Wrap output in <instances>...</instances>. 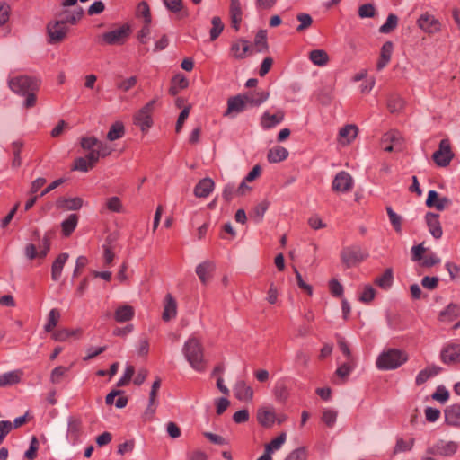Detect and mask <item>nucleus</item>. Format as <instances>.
<instances>
[{
    "label": "nucleus",
    "mask_w": 460,
    "mask_h": 460,
    "mask_svg": "<svg viewBox=\"0 0 460 460\" xmlns=\"http://www.w3.org/2000/svg\"><path fill=\"white\" fill-rule=\"evenodd\" d=\"M182 354L190 366L197 372H204L207 361L204 355V348L199 339L190 336L182 347Z\"/></svg>",
    "instance_id": "nucleus-1"
},
{
    "label": "nucleus",
    "mask_w": 460,
    "mask_h": 460,
    "mask_svg": "<svg viewBox=\"0 0 460 460\" xmlns=\"http://www.w3.org/2000/svg\"><path fill=\"white\" fill-rule=\"evenodd\" d=\"M408 358V354L404 350L388 349L378 356L376 365L380 370H393L402 366Z\"/></svg>",
    "instance_id": "nucleus-2"
},
{
    "label": "nucleus",
    "mask_w": 460,
    "mask_h": 460,
    "mask_svg": "<svg viewBox=\"0 0 460 460\" xmlns=\"http://www.w3.org/2000/svg\"><path fill=\"white\" fill-rule=\"evenodd\" d=\"M367 257L368 253L362 250V248L358 244L343 247L341 252V262L347 268H352L358 265Z\"/></svg>",
    "instance_id": "nucleus-3"
},
{
    "label": "nucleus",
    "mask_w": 460,
    "mask_h": 460,
    "mask_svg": "<svg viewBox=\"0 0 460 460\" xmlns=\"http://www.w3.org/2000/svg\"><path fill=\"white\" fill-rule=\"evenodd\" d=\"M9 87L18 94L26 95L31 92H36L39 87V82L27 75H19L9 80Z\"/></svg>",
    "instance_id": "nucleus-4"
},
{
    "label": "nucleus",
    "mask_w": 460,
    "mask_h": 460,
    "mask_svg": "<svg viewBox=\"0 0 460 460\" xmlns=\"http://www.w3.org/2000/svg\"><path fill=\"white\" fill-rule=\"evenodd\" d=\"M156 100L148 102L134 115V124L140 128L142 132H146L153 125L152 113Z\"/></svg>",
    "instance_id": "nucleus-5"
},
{
    "label": "nucleus",
    "mask_w": 460,
    "mask_h": 460,
    "mask_svg": "<svg viewBox=\"0 0 460 460\" xmlns=\"http://www.w3.org/2000/svg\"><path fill=\"white\" fill-rule=\"evenodd\" d=\"M459 448V444L455 441L438 440L426 449L428 455L452 456Z\"/></svg>",
    "instance_id": "nucleus-6"
},
{
    "label": "nucleus",
    "mask_w": 460,
    "mask_h": 460,
    "mask_svg": "<svg viewBox=\"0 0 460 460\" xmlns=\"http://www.w3.org/2000/svg\"><path fill=\"white\" fill-rule=\"evenodd\" d=\"M83 420L78 416H69L67 418V429H66V440L72 445L75 446L80 443V438L83 435Z\"/></svg>",
    "instance_id": "nucleus-7"
},
{
    "label": "nucleus",
    "mask_w": 460,
    "mask_h": 460,
    "mask_svg": "<svg viewBox=\"0 0 460 460\" xmlns=\"http://www.w3.org/2000/svg\"><path fill=\"white\" fill-rule=\"evenodd\" d=\"M130 27L124 24L119 28L104 32L102 35V42L108 45H119L122 44L129 36Z\"/></svg>",
    "instance_id": "nucleus-8"
},
{
    "label": "nucleus",
    "mask_w": 460,
    "mask_h": 460,
    "mask_svg": "<svg viewBox=\"0 0 460 460\" xmlns=\"http://www.w3.org/2000/svg\"><path fill=\"white\" fill-rule=\"evenodd\" d=\"M418 27L428 34H434L441 30V24L438 19L429 13H422L417 20Z\"/></svg>",
    "instance_id": "nucleus-9"
},
{
    "label": "nucleus",
    "mask_w": 460,
    "mask_h": 460,
    "mask_svg": "<svg viewBox=\"0 0 460 460\" xmlns=\"http://www.w3.org/2000/svg\"><path fill=\"white\" fill-rule=\"evenodd\" d=\"M353 185L354 181L351 175L345 171H341L335 175L332 187L334 191L344 193L351 190Z\"/></svg>",
    "instance_id": "nucleus-10"
},
{
    "label": "nucleus",
    "mask_w": 460,
    "mask_h": 460,
    "mask_svg": "<svg viewBox=\"0 0 460 460\" xmlns=\"http://www.w3.org/2000/svg\"><path fill=\"white\" fill-rule=\"evenodd\" d=\"M381 146L386 152L400 151L402 149V136L396 130H391L382 137Z\"/></svg>",
    "instance_id": "nucleus-11"
},
{
    "label": "nucleus",
    "mask_w": 460,
    "mask_h": 460,
    "mask_svg": "<svg viewBox=\"0 0 460 460\" xmlns=\"http://www.w3.org/2000/svg\"><path fill=\"white\" fill-rule=\"evenodd\" d=\"M433 160L439 166H447L452 160L453 154L450 149V144L447 139H442L439 143V148L433 154Z\"/></svg>",
    "instance_id": "nucleus-12"
},
{
    "label": "nucleus",
    "mask_w": 460,
    "mask_h": 460,
    "mask_svg": "<svg viewBox=\"0 0 460 460\" xmlns=\"http://www.w3.org/2000/svg\"><path fill=\"white\" fill-rule=\"evenodd\" d=\"M440 358L443 363L447 365L460 363V344L446 345L441 350Z\"/></svg>",
    "instance_id": "nucleus-13"
},
{
    "label": "nucleus",
    "mask_w": 460,
    "mask_h": 460,
    "mask_svg": "<svg viewBox=\"0 0 460 460\" xmlns=\"http://www.w3.org/2000/svg\"><path fill=\"white\" fill-rule=\"evenodd\" d=\"M277 418L272 406H262L257 411V420L264 428H270Z\"/></svg>",
    "instance_id": "nucleus-14"
},
{
    "label": "nucleus",
    "mask_w": 460,
    "mask_h": 460,
    "mask_svg": "<svg viewBox=\"0 0 460 460\" xmlns=\"http://www.w3.org/2000/svg\"><path fill=\"white\" fill-rule=\"evenodd\" d=\"M47 29L51 42L62 40L68 30L66 25L61 20L49 22Z\"/></svg>",
    "instance_id": "nucleus-15"
},
{
    "label": "nucleus",
    "mask_w": 460,
    "mask_h": 460,
    "mask_svg": "<svg viewBox=\"0 0 460 460\" xmlns=\"http://www.w3.org/2000/svg\"><path fill=\"white\" fill-rule=\"evenodd\" d=\"M451 204V200L447 197H440L436 190H429L426 199V206L429 208H436L439 211H443Z\"/></svg>",
    "instance_id": "nucleus-16"
},
{
    "label": "nucleus",
    "mask_w": 460,
    "mask_h": 460,
    "mask_svg": "<svg viewBox=\"0 0 460 460\" xmlns=\"http://www.w3.org/2000/svg\"><path fill=\"white\" fill-rule=\"evenodd\" d=\"M234 394L237 400L251 402L253 398V389L243 380H238L234 386Z\"/></svg>",
    "instance_id": "nucleus-17"
},
{
    "label": "nucleus",
    "mask_w": 460,
    "mask_h": 460,
    "mask_svg": "<svg viewBox=\"0 0 460 460\" xmlns=\"http://www.w3.org/2000/svg\"><path fill=\"white\" fill-rule=\"evenodd\" d=\"M426 223L429 228L430 234L435 239L441 238L443 234L442 227L439 222L438 214H435L432 212H428L425 216Z\"/></svg>",
    "instance_id": "nucleus-18"
},
{
    "label": "nucleus",
    "mask_w": 460,
    "mask_h": 460,
    "mask_svg": "<svg viewBox=\"0 0 460 460\" xmlns=\"http://www.w3.org/2000/svg\"><path fill=\"white\" fill-rule=\"evenodd\" d=\"M284 120V111H278L275 114L265 111L261 117V126L264 129L274 128Z\"/></svg>",
    "instance_id": "nucleus-19"
},
{
    "label": "nucleus",
    "mask_w": 460,
    "mask_h": 460,
    "mask_svg": "<svg viewBox=\"0 0 460 460\" xmlns=\"http://www.w3.org/2000/svg\"><path fill=\"white\" fill-rule=\"evenodd\" d=\"M246 104L247 102L243 94L229 98L227 101V110L225 111L224 115L231 116L232 113H240L245 110Z\"/></svg>",
    "instance_id": "nucleus-20"
},
{
    "label": "nucleus",
    "mask_w": 460,
    "mask_h": 460,
    "mask_svg": "<svg viewBox=\"0 0 460 460\" xmlns=\"http://www.w3.org/2000/svg\"><path fill=\"white\" fill-rule=\"evenodd\" d=\"M23 372L21 369L5 372L0 375V387H7L21 382Z\"/></svg>",
    "instance_id": "nucleus-21"
},
{
    "label": "nucleus",
    "mask_w": 460,
    "mask_h": 460,
    "mask_svg": "<svg viewBox=\"0 0 460 460\" xmlns=\"http://www.w3.org/2000/svg\"><path fill=\"white\" fill-rule=\"evenodd\" d=\"M358 135V128L353 124H349L341 128L339 131V142L342 146L350 144Z\"/></svg>",
    "instance_id": "nucleus-22"
},
{
    "label": "nucleus",
    "mask_w": 460,
    "mask_h": 460,
    "mask_svg": "<svg viewBox=\"0 0 460 460\" xmlns=\"http://www.w3.org/2000/svg\"><path fill=\"white\" fill-rule=\"evenodd\" d=\"M177 314V304L175 299L171 294H167L164 304V312L162 318L164 321L168 322L176 317Z\"/></svg>",
    "instance_id": "nucleus-23"
},
{
    "label": "nucleus",
    "mask_w": 460,
    "mask_h": 460,
    "mask_svg": "<svg viewBox=\"0 0 460 460\" xmlns=\"http://www.w3.org/2000/svg\"><path fill=\"white\" fill-rule=\"evenodd\" d=\"M441 371V367L436 365H429L420 370L415 378L416 385H421L429 379L436 376Z\"/></svg>",
    "instance_id": "nucleus-24"
},
{
    "label": "nucleus",
    "mask_w": 460,
    "mask_h": 460,
    "mask_svg": "<svg viewBox=\"0 0 460 460\" xmlns=\"http://www.w3.org/2000/svg\"><path fill=\"white\" fill-rule=\"evenodd\" d=\"M215 270V265L210 261H205L196 267V274L202 284H207L210 279V274Z\"/></svg>",
    "instance_id": "nucleus-25"
},
{
    "label": "nucleus",
    "mask_w": 460,
    "mask_h": 460,
    "mask_svg": "<svg viewBox=\"0 0 460 460\" xmlns=\"http://www.w3.org/2000/svg\"><path fill=\"white\" fill-rule=\"evenodd\" d=\"M112 151L113 148L108 143L99 140L95 151L88 153V158L93 162H98L100 158L108 156Z\"/></svg>",
    "instance_id": "nucleus-26"
},
{
    "label": "nucleus",
    "mask_w": 460,
    "mask_h": 460,
    "mask_svg": "<svg viewBox=\"0 0 460 460\" xmlns=\"http://www.w3.org/2000/svg\"><path fill=\"white\" fill-rule=\"evenodd\" d=\"M214 181L209 178H204L194 188V195L198 198H207L214 190Z\"/></svg>",
    "instance_id": "nucleus-27"
},
{
    "label": "nucleus",
    "mask_w": 460,
    "mask_h": 460,
    "mask_svg": "<svg viewBox=\"0 0 460 460\" xmlns=\"http://www.w3.org/2000/svg\"><path fill=\"white\" fill-rule=\"evenodd\" d=\"M444 413L448 425L460 427V404L448 406Z\"/></svg>",
    "instance_id": "nucleus-28"
},
{
    "label": "nucleus",
    "mask_w": 460,
    "mask_h": 460,
    "mask_svg": "<svg viewBox=\"0 0 460 460\" xmlns=\"http://www.w3.org/2000/svg\"><path fill=\"white\" fill-rule=\"evenodd\" d=\"M68 253L63 252L60 253L54 261L51 267V278L54 281H57L60 279L64 265L68 260Z\"/></svg>",
    "instance_id": "nucleus-29"
},
{
    "label": "nucleus",
    "mask_w": 460,
    "mask_h": 460,
    "mask_svg": "<svg viewBox=\"0 0 460 460\" xmlns=\"http://www.w3.org/2000/svg\"><path fill=\"white\" fill-rule=\"evenodd\" d=\"M242 5L240 0H231L230 2V17L233 27L235 31L239 30V24L242 21Z\"/></svg>",
    "instance_id": "nucleus-30"
},
{
    "label": "nucleus",
    "mask_w": 460,
    "mask_h": 460,
    "mask_svg": "<svg viewBox=\"0 0 460 460\" xmlns=\"http://www.w3.org/2000/svg\"><path fill=\"white\" fill-rule=\"evenodd\" d=\"M243 95H244L247 104H251L253 106H259L268 100L270 93L267 91L260 90V91L249 92Z\"/></svg>",
    "instance_id": "nucleus-31"
},
{
    "label": "nucleus",
    "mask_w": 460,
    "mask_h": 460,
    "mask_svg": "<svg viewBox=\"0 0 460 460\" xmlns=\"http://www.w3.org/2000/svg\"><path fill=\"white\" fill-rule=\"evenodd\" d=\"M57 206L59 208L67 210H78L83 206V199L81 198H59L57 200Z\"/></svg>",
    "instance_id": "nucleus-32"
},
{
    "label": "nucleus",
    "mask_w": 460,
    "mask_h": 460,
    "mask_svg": "<svg viewBox=\"0 0 460 460\" xmlns=\"http://www.w3.org/2000/svg\"><path fill=\"white\" fill-rule=\"evenodd\" d=\"M249 49L250 46L248 41L240 40L232 44L230 51L234 58L237 59H243L246 57Z\"/></svg>",
    "instance_id": "nucleus-33"
},
{
    "label": "nucleus",
    "mask_w": 460,
    "mask_h": 460,
    "mask_svg": "<svg viewBox=\"0 0 460 460\" xmlns=\"http://www.w3.org/2000/svg\"><path fill=\"white\" fill-rule=\"evenodd\" d=\"M288 154L289 153L287 148L277 146L269 150L267 158L270 163H279L286 160Z\"/></svg>",
    "instance_id": "nucleus-34"
},
{
    "label": "nucleus",
    "mask_w": 460,
    "mask_h": 460,
    "mask_svg": "<svg viewBox=\"0 0 460 460\" xmlns=\"http://www.w3.org/2000/svg\"><path fill=\"white\" fill-rule=\"evenodd\" d=\"M309 60L317 66H324L328 64L330 58L323 49H314L308 55Z\"/></svg>",
    "instance_id": "nucleus-35"
},
{
    "label": "nucleus",
    "mask_w": 460,
    "mask_h": 460,
    "mask_svg": "<svg viewBox=\"0 0 460 460\" xmlns=\"http://www.w3.org/2000/svg\"><path fill=\"white\" fill-rule=\"evenodd\" d=\"M134 314L135 311L132 306L122 305L116 309L114 318L118 323H124L130 321Z\"/></svg>",
    "instance_id": "nucleus-36"
},
{
    "label": "nucleus",
    "mask_w": 460,
    "mask_h": 460,
    "mask_svg": "<svg viewBox=\"0 0 460 460\" xmlns=\"http://www.w3.org/2000/svg\"><path fill=\"white\" fill-rule=\"evenodd\" d=\"M78 224V216L71 214L61 223L62 233L65 236H69L75 229Z\"/></svg>",
    "instance_id": "nucleus-37"
},
{
    "label": "nucleus",
    "mask_w": 460,
    "mask_h": 460,
    "mask_svg": "<svg viewBox=\"0 0 460 460\" xmlns=\"http://www.w3.org/2000/svg\"><path fill=\"white\" fill-rule=\"evenodd\" d=\"M97 162H93L88 158V154L84 157H78L75 160L72 170L79 172H88Z\"/></svg>",
    "instance_id": "nucleus-38"
},
{
    "label": "nucleus",
    "mask_w": 460,
    "mask_h": 460,
    "mask_svg": "<svg viewBox=\"0 0 460 460\" xmlns=\"http://www.w3.org/2000/svg\"><path fill=\"white\" fill-rule=\"evenodd\" d=\"M188 86V80L182 75H176L172 80V84L169 92L172 95H176L182 89Z\"/></svg>",
    "instance_id": "nucleus-39"
},
{
    "label": "nucleus",
    "mask_w": 460,
    "mask_h": 460,
    "mask_svg": "<svg viewBox=\"0 0 460 460\" xmlns=\"http://www.w3.org/2000/svg\"><path fill=\"white\" fill-rule=\"evenodd\" d=\"M52 239V233L50 231L46 232L43 237L40 240L37 251L40 252V258H45L50 251Z\"/></svg>",
    "instance_id": "nucleus-40"
},
{
    "label": "nucleus",
    "mask_w": 460,
    "mask_h": 460,
    "mask_svg": "<svg viewBox=\"0 0 460 460\" xmlns=\"http://www.w3.org/2000/svg\"><path fill=\"white\" fill-rule=\"evenodd\" d=\"M125 134V128L120 121L113 123L107 134V138L110 141H115L121 138Z\"/></svg>",
    "instance_id": "nucleus-41"
},
{
    "label": "nucleus",
    "mask_w": 460,
    "mask_h": 460,
    "mask_svg": "<svg viewBox=\"0 0 460 460\" xmlns=\"http://www.w3.org/2000/svg\"><path fill=\"white\" fill-rule=\"evenodd\" d=\"M287 435L285 432L279 434L276 438L272 439L270 443L265 445V450L270 455L275 451L279 450L286 442Z\"/></svg>",
    "instance_id": "nucleus-42"
},
{
    "label": "nucleus",
    "mask_w": 460,
    "mask_h": 460,
    "mask_svg": "<svg viewBox=\"0 0 460 460\" xmlns=\"http://www.w3.org/2000/svg\"><path fill=\"white\" fill-rule=\"evenodd\" d=\"M458 313V306L455 304H449L446 309L440 313L439 318L441 321L451 322L457 317Z\"/></svg>",
    "instance_id": "nucleus-43"
},
{
    "label": "nucleus",
    "mask_w": 460,
    "mask_h": 460,
    "mask_svg": "<svg viewBox=\"0 0 460 460\" xmlns=\"http://www.w3.org/2000/svg\"><path fill=\"white\" fill-rule=\"evenodd\" d=\"M394 280V275L392 269H386L382 276L376 279L375 282L377 286L384 289L389 288Z\"/></svg>",
    "instance_id": "nucleus-44"
},
{
    "label": "nucleus",
    "mask_w": 460,
    "mask_h": 460,
    "mask_svg": "<svg viewBox=\"0 0 460 460\" xmlns=\"http://www.w3.org/2000/svg\"><path fill=\"white\" fill-rule=\"evenodd\" d=\"M59 319H60L59 311L56 308L51 309L49 313L47 323L44 326L45 332H52L53 329L58 323Z\"/></svg>",
    "instance_id": "nucleus-45"
},
{
    "label": "nucleus",
    "mask_w": 460,
    "mask_h": 460,
    "mask_svg": "<svg viewBox=\"0 0 460 460\" xmlns=\"http://www.w3.org/2000/svg\"><path fill=\"white\" fill-rule=\"evenodd\" d=\"M398 25V17L394 13H390L385 22L379 28V31L384 34L390 33L393 31Z\"/></svg>",
    "instance_id": "nucleus-46"
},
{
    "label": "nucleus",
    "mask_w": 460,
    "mask_h": 460,
    "mask_svg": "<svg viewBox=\"0 0 460 460\" xmlns=\"http://www.w3.org/2000/svg\"><path fill=\"white\" fill-rule=\"evenodd\" d=\"M137 16L139 18H143L144 23H151L152 17L150 8L146 2L142 1L137 4Z\"/></svg>",
    "instance_id": "nucleus-47"
},
{
    "label": "nucleus",
    "mask_w": 460,
    "mask_h": 460,
    "mask_svg": "<svg viewBox=\"0 0 460 460\" xmlns=\"http://www.w3.org/2000/svg\"><path fill=\"white\" fill-rule=\"evenodd\" d=\"M22 148V143L19 140L13 142L12 144V152L13 155V158L12 161V166L13 168H18L22 164V159L20 156L21 151Z\"/></svg>",
    "instance_id": "nucleus-48"
},
{
    "label": "nucleus",
    "mask_w": 460,
    "mask_h": 460,
    "mask_svg": "<svg viewBox=\"0 0 460 460\" xmlns=\"http://www.w3.org/2000/svg\"><path fill=\"white\" fill-rule=\"evenodd\" d=\"M69 371V367L59 366L55 367L50 374V382L52 384H59L63 377Z\"/></svg>",
    "instance_id": "nucleus-49"
},
{
    "label": "nucleus",
    "mask_w": 460,
    "mask_h": 460,
    "mask_svg": "<svg viewBox=\"0 0 460 460\" xmlns=\"http://www.w3.org/2000/svg\"><path fill=\"white\" fill-rule=\"evenodd\" d=\"M83 15V9L79 8L74 12H65L61 21L66 25V23L75 24L76 23Z\"/></svg>",
    "instance_id": "nucleus-50"
},
{
    "label": "nucleus",
    "mask_w": 460,
    "mask_h": 460,
    "mask_svg": "<svg viewBox=\"0 0 460 460\" xmlns=\"http://www.w3.org/2000/svg\"><path fill=\"white\" fill-rule=\"evenodd\" d=\"M386 212L393 227L397 233L402 232V217L396 214L391 207L386 208Z\"/></svg>",
    "instance_id": "nucleus-51"
},
{
    "label": "nucleus",
    "mask_w": 460,
    "mask_h": 460,
    "mask_svg": "<svg viewBox=\"0 0 460 460\" xmlns=\"http://www.w3.org/2000/svg\"><path fill=\"white\" fill-rule=\"evenodd\" d=\"M308 451L306 447H300L292 450L284 460H307Z\"/></svg>",
    "instance_id": "nucleus-52"
},
{
    "label": "nucleus",
    "mask_w": 460,
    "mask_h": 460,
    "mask_svg": "<svg viewBox=\"0 0 460 460\" xmlns=\"http://www.w3.org/2000/svg\"><path fill=\"white\" fill-rule=\"evenodd\" d=\"M212 28L210 29V39L215 40L222 32L224 24L218 16H215L211 20Z\"/></svg>",
    "instance_id": "nucleus-53"
},
{
    "label": "nucleus",
    "mask_w": 460,
    "mask_h": 460,
    "mask_svg": "<svg viewBox=\"0 0 460 460\" xmlns=\"http://www.w3.org/2000/svg\"><path fill=\"white\" fill-rule=\"evenodd\" d=\"M77 333H79V330L62 329L53 332L52 338L57 341H66L68 338Z\"/></svg>",
    "instance_id": "nucleus-54"
},
{
    "label": "nucleus",
    "mask_w": 460,
    "mask_h": 460,
    "mask_svg": "<svg viewBox=\"0 0 460 460\" xmlns=\"http://www.w3.org/2000/svg\"><path fill=\"white\" fill-rule=\"evenodd\" d=\"M354 367H355L354 360L353 361H349L348 360L347 362L341 364L336 369L335 374L337 375L338 377L344 379V378H346L347 376H349V374L353 370Z\"/></svg>",
    "instance_id": "nucleus-55"
},
{
    "label": "nucleus",
    "mask_w": 460,
    "mask_h": 460,
    "mask_svg": "<svg viewBox=\"0 0 460 460\" xmlns=\"http://www.w3.org/2000/svg\"><path fill=\"white\" fill-rule=\"evenodd\" d=\"M254 43L260 52L268 49L267 31L265 30L258 31L254 39Z\"/></svg>",
    "instance_id": "nucleus-56"
},
{
    "label": "nucleus",
    "mask_w": 460,
    "mask_h": 460,
    "mask_svg": "<svg viewBox=\"0 0 460 460\" xmlns=\"http://www.w3.org/2000/svg\"><path fill=\"white\" fill-rule=\"evenodd\" d=\"M80 144L82 148L89 153L95 151L96 145L99 144V139L95 137H84L81 138Z\"/></svg>",
    "instance_id": "nucleus-57"
},
{
    "label": "nucleus",
    "mask_w": 460,
    "mask_h": 460,
    "mask_svg": "<svg viewBox=\"0 0 460 460\" xmlns=\"http://www.w3.org/2000/svg\"><path fill=\"white\" fill-rule=\"evenodd\" d=\"M375 296V288L370 285H367L363 288L361 293L358 296V298L363 303H369L374 299Z\"/></svg>",
    "instance_id": "nucleus-58"
},
{
    "label": "nucleus",
    "mask_w": 460,
    "mask_h": 460,
    "mask_svg": "<svg viewBox=\"0 0 460 460\" xmlns=\"http://www.w3.org/2000/svg\"><path fill=\"white\" fill-rule=\"evenodd\" d=\"M106 208L108 210L115 213L123 211V206L118 197H111L106 200Z\"/></svg>",
    "instance_id": "nucleus-59"
},
{
    "label": "nucleus",
    "mask_w": 460,
    "mask_h": 460,
    "mask_svg": "<svg viewBox=\"0 0 460 460\" xmlns=\"http://www.w3.org/2000/svg\"><path fill=\"white\" fill-rule=\"evenodd\" d=\"M297 20L300 22V24L297 26V31H303L309 28L313 23V19L308 13H301L296 16Z\"/></svg>",
    "instance_id": "nucleus-60"
},
{
    "label": "nucleus",
    "mask_w": 460,
    "mask_h": 460,
    "mask_svg": "<svg viewBox=\"0 0 460 460\" xmlns=\"http://www.w3.org/2000/svg\"><path fill=\"white\" fill-rule=\"evenodd\" d=\"M414 445V439L411 438L409 441L398 438L394 447V453L411 451Z\"/></svg>",
    "instance_id": "nucleus-61"
},
{
    "label": "nucleus",
    "mask_w": 460,
    "mask_h": 460,
    "mask_svg": "<svg viewBox=\"0 0 460 460\" xmlns=\"http://www.w3.org/2000/svg\"><path fill=\"white\" fill-rule=\"evenodd\" d=\"M137 83L136 76H130L128 78L121 80L117 84V88L122 92H128L133 88Z\"/></svg>",
    "instance_id": "nucleus-62"
},
{
    "label": "nucleus",
    "mask_w": 460,
    "mask_h": 460,
    "mask_svg": "<svg viewBox=\"0 0 460 460\" xmlns=\"http://www.w3.org/2000/svg\"><path fill=\"white\" fill-rule=\"evenodd\" d=\"M167 10L173 13H178L183 7L182 0H163Z\"/></svg>",
    "instance_id": "nucleus-63"
},
{
    "label": "nucleus",
    "mask_w": 460,
    "mask_h": 460,
    "mask_svg": "<svg viewBox=\"0 0 460 460\" xmlns=\"http://www.w3.org/2000/svg\"><path fill=\"white\" fill-rule=\"evenodd\" d=\"M376 14V9L371 4H362L358 8V16L360 18H372Z\"/></svg>",
    "instance_id": "nucleus-64"
}]
</instances>
